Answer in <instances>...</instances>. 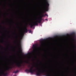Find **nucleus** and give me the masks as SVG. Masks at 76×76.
<instances>
[{
    "mask_svg": "<svg viewBox=\"0 0 76 76\" xmlns=\"http://www.w3.org/2000/svg\"><path fill=\"white\" fill-rule=\"evenodd\" d=\"M45 0V9L42 11L40 16V18H39L37 20L35 21L33 24H29L30 28H32L33 26H38L39 23H41L42 20V18L45 16V15L44 14V12H47L48 10V7H49V3L48 0Z\"/></svg>",
    "mask_w": 76,
    "mask_h": 76,
    "instance_id": "f257e3e1",
    "label": "nucleus"
},
{
    "mask_svg": "<svg viewBox=\"0 0 76 76\" xmlns=\"http://www.w3.org/2000/svg\"><path fill=\"white\" fill-rule=\"evenodd\" d=\"M73 41L74 42H75V43H76V38H74L73 39Z\"/></svg>",
    "mask_w": 76,
    "mask_h": 76,
    "instance_id": "6e6552de",
    "label": "nucleus"
},
{
    "mask_svg": "<svg viewBox=\"0 0 76 76\" xmlns=\"http://www.w3.org/2000/svg\"><path fill=\"white\" fill-rule=\"evenodd\" d=\"M25 62L27 64H28V61H25Z\"/></svg>",
    "mask_w": 76,
    "mask_h": 76,
    "instance_id": "9b49d317",
    "label": "nucleus"
},
{
    "mask_svg": "<svg viewBox=\"0 0 76 76\" xmlns=\"http://www.w3.org/2000/svg\"><path fill=\"white\" fill-rule=\"evenodd\" d=\"M8 75V72L5 73V71H4L3 73H2V76H7Z\"/></svg>",
    "mask_w": 76,
    "mask_h": 76,
    "instance_id": "7ed1b4c3",
    "label": "nucleus"
},
{
    "mask_svg": "<svg viewBox=\"0 0 76 76\" xmlns=\"http://www.w3.org/2000/svg\"><path fill=\"white\" fill-rule=\"evenodd\" d=\"M23 37V36H21L20 38V39H22V38Z\"/></svg>",
    "mask_w": 76,
    "mask_h": 76,
    "instance_id": "9d476101",
    "label": "nucleus"
},
{
    "mask_svg": "<svg viewBox=\"0 0 76 76\" xmlns=\"http://www.w3.org/2000/svg\"><path fill=\"white\" fill-rule=\"evenodd\" d=\"M72 34H73V33H72Z\"/></svg>",
    "mask_w": 76,
    "mask_h": 76,
    "instance_id": "f3484780",
    "label": "nucleus"
},
{
    "mask_svg": "<svg viewBox=\"0 0 76 76\" xmlns=\"http://www.w3.org/2000/svg\"><path fill=\"white\" fill-rule=\"evenodd\" d=\"M33 47L34 48L33 51L34 52H35V51L36 50H37V45H33Z\"/></svg>",
    "mask_w": 76,
    "mask_h": 76,
    "instance_id": "20e7f679",
    "label": "nucleus"
},
{
    "mask_svg": "<svg viewBox=\"0 0 76 76\" xmlns=\"http://www.w3.org/2000/svg\"><path fill=\"white\" fill-rule=\"evenodd\" d=\"M4 28H5V27H4Z\"/></svg>",
    "mask_w": 76,
    "mask_h": 76,
    "instance_id": "a211bd4d",
    "label": "nucleus"
},
{
    "mask_svg": "<svg viewBox=\"0 0 76 76\" xmlns=\"http://www.w3.org/2000/svg\"><path fill=\"white\" fill-rule=\"evenodd\" d=\"M75 48H76V45H75Z\"/></svg>",
    "mask_w": 76,
    "mask_h": 76,
    "instance_id": "dca6fc26",
    "label": "nucleus"
},
{
    "mask_svg": "<svg viewBox=\"0 0 76 76\" xmlns=\"http://www.w3.org/2000/svg\"><path fill=\"white\" fill-rule=\"evenodd\" d=\"M20 46V48H19V50L20 51L22 52V49H21V46H20V42H19V44H18Z\"/></svg>",
    "mask_w": 76,
    "mask_h": 76,
    "instance_id": "423d86ee",
    "label": "nucleus"
},
{
    "mask_svg": "<svg viewBox=\"0 0 76 76\" xmlns=\"http://www.w3.org/2000/svg\"><path fill=\"white\" fill-rule=\"evenodd\" d=\"M28 31H29L30 33L31 32V30H28Z\"/></svg>",
    "mask_w": 76,
    "mask_h": 76,
    "instance_id": "ddd939ff",
    "label": "nucleus"
},
{
    "mask_svg": "<svg viewBox=\"0 0 76 76\" xmlns=\"http://www.w3.org/2000/svg\"><path fill=\"white\" fill-rule=\"evenodd\" d=\"M46 20H47V19H45Z\"/></svg>",
    "mask_w": 76,
    "mask_h": 76,
    "instance_id": "4468645a",
    "label": "nucleus"
},
{
    "mask_svg": "<svg viewBox=\"0 0 76 76\" xmlns=\"http://www.w3.org/2000/svg\"><path fill=\"white\" fill-rule=\"evenodd\" d=\"M45 16H47V17H48V15L46 14H45Z\"/></svg>",
    "mask_w": 76,
    "mask_h": 76,
    "instance_id": "f8f14e48",
    "label": "nucleus"
},
{
    "mask_svg": "<svg viewBox=\"0 0 76 76\" xmlns=\"http://www.w3.org/2000/svg\"><path fill=\"white\" fill-rule=\"evenodd\" d=\"M38 68H37V70H38Z\"/></svg>",
    "mask_w": 76,
    "mask_h": 76,
    "instance_id": "2eb2a0df",
    "label": "nucleus"
},
{
    "mask_svg": "<svg viewBox=\"0 0 76 76\" xmlns=\"http://www.w3.org/2000/svg\"><path fill=\"white\" fill-rule=\"evenodd\" d=\"M12 68H13V67H12V66H7V69H12Z\"/></svg>",
    "mask_w": 76,
    "mask_h": 76,
    "instance_id": "0eeeda50",
    "label": "nucleus"
},
{
    "mask_svg": "<svg viewBox=\"0 0 76 76\" xmlns=\"http://www.w3.org/2000/svg\"><path fill=\"white\" fill-rule=\"evenodd\" d=\"M16 64V66L20 68V67L22 66V61H19L17 62H15Z\"/></svg>",
    "mask_w": 76,
    "mask_h": 76,
    "instance_id": "f03ea898",
    "label": "nucleus"
},
{
    "mask_svg": "<svg viewBox=\"0 0 76 76\" xmlns=\"http://www.w3.org/2000/svg\"><path fill=\"white\" fill-rule=\"evenodd\" d=\"M24 31L25 32H28V30L27 29V27L26 26H25L24 27Z\"/></svg>",
    "mask_w": 76,
    "mask_h": 76,
    "instance_id": "39448f33",
    "label": "nucleus"
},
{
    "mask_svg": "<svg viewBox=\"0 0 76 76\" xmlns=\"http://www.w3.org/2000/svg\"><path fill=\"white\" fill-rule=\"evenodd\" d=\"M18 72V71H16L14 72V73H17Z\"/></svg>",
    "mask_w": 76,
    "mask_h": 76,
    "instance_id": "1a4fd4ad",
    "label": "nucleus"
}]
</instances>
